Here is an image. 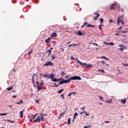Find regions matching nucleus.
Instances as JSON below:
<instances>
[{
	"mask_svg": "<svg viewBox=\"0 0 128 128\" xmlns=\"http://www.w3.org/2000/svg\"><path fill=\"white\" fill-rule=\"evenodd\" d=\"M52 36H53L54 38H56L58 36V34L56 32L52 33Z\"/></svg>",
	"mask_w": 128,
	"mask_h": 128,
	"instance_id": "nucleus-16",
	"label": "nucleus"
},
{
	"mask_svg": "<svg viewBox=\"0 0 128 128\" xmlns=\"http://www.w3.org/2000/svg\"><path fill=\"white\" fill-rule=\"evenodd\" d=\"M71 80H71L70 78H69L66 80H64V84H68V82H70Z\"/></svg>",
	"mask_w": 128,
	"mask_h": 128,
	"instance_id": "nucleus-8",
	"label": "nucleus"
},
{
	"mask_svg": "<svg viewBox=\"0 0 128 128\" xmlns=\"http://www.w3.org/2000/svg\"><path fill=\"white\" fill-rule=\"evenodd\" d=\"M52 60L56 58V56H54V54H53V55L52 56Z\"/></svg>",
	"mask_w": 128,
	"mask_h": 128,
	"instance_id": "nucleus-35",
	"label": "nucleus"
},
{
	"mask_svg": "<svg viewBox=\"0 0 128 128\" xmlns=\"http://www.w3.org/2000/svg\"><path fill=\"white\" fill-rule=\"evenodd\" d=\"M118 46L120 48H118L119 50L122 51L126 48V46H124V45L120 44L118 45Z\"/></svg>",
	"mask_w": 128,
	"mask_h": 128,
	"instance_id": "nucleus-5",
	"label": "nucleus"
},
{
	"mask_svg": "<svg viewBox=\"0 0 128 128\" xmlns=\"http://www.w3.org/2000/svg\"><path fill=\"white\" fill-rule=\"evenodd\" d=\"M84 128H89L88 127L86 126H84Z\"/></svg>",
	"mask_w": 128,
	"mask_h": 128,
	"instance_id": "nucleus-64",
	"label": "nucleus"
},
{
	"mask_svg": "<svg viewBox=\"0 0 128 128\" xmlns=\"http://www.w3.org/2000/svg\"><path fill=\"white\" fill-rule=\"evenodd\" d=\"M86 114V116H90V113H86V112H84V113Z\"/></svg>",
	"mask_w": 128,
	"mask_h": 128,
	"instance_id": "nucleus-23",
	"label": "nucleus"
},
{
	"mask_svg": "<svg viewBox=\"0 0 128 128\" xmlns=\"http://www.w3.org/2000/svg\"><path fill=\"white\" fill-rule=\"evenodd\" d=\"M48 114H44V116H47Z\"/></svg>",
	"mask_w": 128,
	"mask_h": 128,
	"instance_id": "nucleus-58",
	"label": "nucleus"
},
{
	"mask_svg": "<svg viewBox=\"0 0 128 128\" xmlns=\"http://www.w3.org/2000/svg\"><path fill=\"white\" fill-rule=\"evenodd\" d=\"M68 124H70V118H69L68 120Z\"/></svg>",
	"mask_w": 128,
	"mask_h": 128,
	"instance_id": "nucleus-26",
	"label": "nucleus"
},
{
	"mask_svg": "<svg viewBox=\"0 0 128 128\" xmlns=\"http://www.w3.org/2000/svg\"><path fill=\"white\" fill-rule=\"evenodd\" d=\"M24 110H23L22 111L20 112L19 113L20 118H24Z\"/></svg>",
	"mask_w": 128,
	"mask_h": 128,
	"instance_id": "nucleus-6",
	"label": "nucleus"
},
{
	"mask_svg": "<svg viewBox=\"0 0 128 128\" xmlns=\"http://www.w3.org/2000/svg\"><path fill=\"white\" fill-rule=\"evenodd\" d=\"M62 78H59V79H58V82H60V80H62Z\"/></svg>",
	"mask_w": 128,
	"mask_h": 128,
	"instance_id": "nucleus-56",
	"label": "nucleus"
},
{
	"mask_svg": "<svg viewBox=\"0 0 128 128\" xmlns=\"http://www.w3.org/2000/svg\"><path fill=\"white\" fill-rule=\"evenodd\" d=\"M70 60H76V59H74V56H70Z\"/></svg>",
	"mask_w": 128,
	"mask_h": 128,
	"instance_id": "nucleus-28",
	"label": "nucleus"
},
{
	"mask_svg": "<svg viewBox=\"0 0 128 128\" xmlns=\"http://www.w3.org/2000/svg\"><path fill=\"white\" fill-rule=\"evenodd\" d=\"M48 54L52 53V50H48L47 51V52H46V54H48Z\"/></svg>",
	"mask_w": 128,
	"mask_h": 128,
	"instance_id": "nucleus-29",
	"label": "nucleus"
},
{
	"mask_svg": "<svg viewBox=\"0 0 128 128\" xmlns=\"http://www.w3.org/2000/svg\"><path fill=\"white\" fill-rule=\"evenodd\" d=\"M99 28H100V30H102V25H100V26H99Z\"/></svg>",
	"mask_w": 128,
	"mask_h": 128,
	"instance_id": "nucleus-53",
	"label": "nucleus"
},
{
	"mask_svg": "<svg viewBox=\"0 0 128 128\" xmlns=\"http://www.w3.org/2000/svg\"><path fill=\"white\" fill-rule=\"evenodd\" d=\"M121 32H122V34H126V31H124V30H122L121 31Z\"/></svg>",
	"mask_w": 128,
	"mask_h": 128,
	"instance_id": "nucleus-34",
	"label": "nucleus"
},
{
	"mask_svg": "<svg viewBox=\"0 0 128 128\" xmlns=\"http://www.w3.org/2000/svg\"><path fill=\"white\" fill-rule=\"evenodd\" d=\"M122 66H128V64H124L123 63Z\"/></svg>",
	"mask_w": 128,
	"mask_h": 128,
	"instance_id": "nucleus-43",
	"label": "nucleus"
},
{
	"mask_svg": "<svg viewBox=\"0 0 128 128\" xmlns=\"http://www.w3.org/2000/svg\"><path fill=\"white\" fill-rule=\"evenodd\" d=\"M109 44H110V46H114V44L113 42H110V43H109Z\"/></svg>",
	"mask_w": 128,
	"mask_h": 128,
	"instance_id": "nucleus-32",
	"label": "nucleus"
},
{
	"mask_svg": "<svg viewBox=\"0 0 128 128\" xmlns=\"http://www.w3.org/2000/svg\"><path fill=\"white\" fill-rule=\"evenodd\" d=\"M124 44H128V41H124Z\"/></svg>",
	"mask_w": 128,
	"mask_h": 128,
	"instance_id": "nucleus-55",
	"label": "nucleus"
},
{
	"mask_svg": "<svg viewBox=\"0 0 128 128\" xmlns=\"http://www.w3.org/2000/svg\"><path fill=\"white\" fill-rule=\"evenodd\" d=\"M58 86H60V85H55L54 86H52L53 87L54 86H55L56 88H58Z\"/></svg>",
	"mask_w": 128,
	"mask_h": 128,
	"instance_id": "nucleus-57",
	"label": "nucleus"
},
{
	"mask_svg": "<svg viewBox=\"0 0 128 128\" xmlns=\"http://www.w3.org/2000/svg\"><path fill=\"white\" fill-rule=\"evenodd\" d=\"M45 42L46 44H49V42H50V38H48V39L46 40Z\"/></svg>",
	"mask_w": 128,
	"mask_h": 128,
	"instance_id": "nucleus-13",
	"label": "nucleus"
},
{
	"mask_svg": "<svg viewBox=\"0 0 128 128\" xmlns=\"http://www.w3.org/2000/svg\"><path fill=\"white\" fill-rule=\"evenodd\" d=\"M6 122H12V123L14 122V121H12L11 120H7Z\"/></svg>",
	"mask_w": 128,
	"mask_h": 128,
	"instance_id": "nucleus-25",
	"label": "nucleus"
},
{
	"mask_svg": "<svg viewBox=\"0 0 128 128\" xmlns=\"http://www.w3.org/2000/svg\"><path fill=\"white\" fill-rule=\"evenodd\" d=\"M100 58H104V60H110V59L105 56H102Z\"/></svg>",
	"mask_w": 128,
	"mask_h": 128,
	"instance_id": "nucleus-17",
	"label": "nucleus"
},
{
	"mask_svg": "<svg viewBox=\"0 0 128 128\" xmlns=\"http://www.w3.org/2000/svg\"><path fill=\"white\" fill-rule=\"evenodd\" d=\"M78 64H80V66H82V68H92V64H86V63H82L80 62L78 60H77Z\"/></svg>",
	"mask_w": 128,
	"mask_h": 128,
	"instance_id": "nucleus-1",
	"label": "nucleus"
},
{
	"mask_svg": "<svg viewBox=\"0 0 128 128\" xmlns=\"http://www.w3.org/2000/svg\"><path fill=\"white\" fill-rule=\"evenodd\" d=\"M22 100H20V102H17V104H24V102H22Z\"/></svg>",
	"mask_w": 128,
	"mask_h": 128,
	"instance_id": "nucleus-24",
	"label": "nucleus"
},
{
	"mask_svg": "<svg viewBox=\"0 0 128 128\" xmlns=\"http://www.w3.org/2000/svg\"><path fill=\"white\" fill-rule=\"evenodd\" d=\"M78 46V44H74L73 46Z\"/></svg>",
	"mask_w": 128,
	"mask_h": 128,
	"instance_id": "nucleus-61",
	"label": "nucleus"
},
{
	"mask_svg": "<svg viewBox=\"0 0 128 128\" xmlns=\"http://www.w3.org/2000/svg\"><path fill=\"white\" fill-rule=\"evenodd\" d=\"M12 98H16V96H12Z\"/></svg>",
	"mask_w": 128,
	"mask_h": 128,
	"instance_id": "nucleus-62",
	"label": "nucleus"
},
{
	"mask_svg": "<svg viewBox=\"0 0 128 128\" xmlns=\"http://www.w3.org/2000/svg\"><path fill=\"white\" fill-rule=\"evenodd\" d=\"M104 44H110V43L108 42H104Z\"/></svg>",
	"mask_w": 128,
	"mask_h": 128,
	"instance_id": "nucleus-46",
	"label": "nucleus"
},
{
	"mask_svg": "<svg viewBox=\"0 0 128 128\" xmlns=\"http://www.w3.org/2000/svg\"><path fill=\"white\" fill-rule=\"evenodd\" d=\"M32 52V51H30L28 52V54H30V53Z\"/></svg>",
	"mask_w": 128,
	"mask_h": 128,
	"instance_id": "nucleus-59",
	"label": "nucleus"
},
{
	"mask_svg": "<svg viewBox=\"0 0 128 128\" xmlns=\"http://www.w3.org/2000/svg\"><path fill=\"white\" fill-rule=\"evenodd\" d=\"M102 64H106V62H104V60H102Z\"/></svg>",
	"mask_w": 128,
	"mask_h": 128,
	"instance_id": "nucleus-51",
	"label": "nucleus"
},
{
	"mask_svg": "<svg viewBox=\"0 0 128 128\" xmlns=\"http://www.w3.org/2000/svg\"><path fill=\"white\" fill-rule=\"evenodd\" d=\"M110 10H114V6H110Z\"/></svg>",
	"mask_w": 128,
	"mask_h": 128,
	"instance_id": "nucleus-38",
	"label": "nucleus"
},
{
	"mask_svg": "<svg viewBox=\"0 0 128 128\" xmlns=\"http://www.w3.org/2000/svg\"><path fill=\"white\" fill-rule=\"evenodd\" d=\"M52 82H58V79L56 78H52Z\"/></svg>",
	"mask_w": 128,
	"mask_h": 128,
	"instance_id": "nucleus-20",
	"label": "nucleus"
},
{
	"mask_svg": "<svg viewBox=\"0 0 128 128\" xmlns=\"http://www.w3.org/2000/svg\"><path fill=\"white\" fill-rule=\"evenodd\" d=\"M64 84V79H62V80H61V81H60V82H59L58 86H60V84Z\"/></svg>",
	"mask_w": 128,
	"mask_h": 128,
	"instance_id": "nucleus-18",
	"label": "nucleus"
},
{
	"mask_svg": "<svg viewBox=\"0 0 128 128\" xmlns=\"http://www.w3.org/2000/svg\"><path fill=\"white\" fill-rule=\"evenodd\" d=\"M8 114V113H4V114H0V116H6Z\"/></svg>",
	"mask_w": 128,
	"mask_h": 128,
	"instance_id": "nucleus-27",
	"label": "nucleus"
},
{
	"mask_svg": "<svg viewBox=\"0 0 128 128\" xmlns=\"http://www.w3.org/2000/svg\"><path fill=\"white\" fill-rule=\"evenodd\" d=\"M109 22L112 23V22H114V20H109Z\"/></svg>",
	"mask_w": 128,
	"mask_h": 128,
	"instance_id": "nucleus-49",
	"label": "nucleus"
},
{
	"mask_svg": "<svg viewBox=\"0 0 128 128\" xmlns=\"http://www.w3.org/2000/svg\"><path fill=\"white\" fill-rule=\"evenodd\" d=\"M78 116V113L76 112H75L74 114V116Z\"/></svg>",
	"mask_w": 128,
	"mask_h": 128,
	"instance_id": "nucleus-36",
	"label": "nucleus"
},
{
	"mask_svg": "<svg viewBox=\"0 0 128 128\" xmlns=\"http://www.w3.org/2000/svg\"><path fill=\"white\" fill-rule=\"evenodd\" d=\"M84 108H86V107H84V106L81 108V109L82 110H84Z\"/></svg>",
	"mask_w": 128,
	"mask_h": 128,
	"instance_id": "nucleus-42",
	"label": "nucleus"
},
{
	"mask_svg": "<svg viewBox=\"0 0 128 128\" xmlns=\"http://www.w3.org/2000/svg\"><path fill=\"white\" fill-rule=\"evenodd\" d=\"M122 20H124V16H120V18H118L117 24H120V23L122 22Z\"/></svg>",
	"mask_w": 128,
	"mask_h": 128,
	"instance_id": "nucleus-3",
	"label": "nucleus"
},
{
	"mask_svg": "<svg viewBox=\"0 0 128 128\" xmlns=\"http://www.w3.org/2000/svg\"><path fill=\"white\" fill-rule=\"evenodd\" d=\"M76 34H78L79 36H84V34H82V32H80V31H78L77 33H76Z\"/></svg>",
	"mask_w": 128,
	"mask_h": 128,
	"instance_id": "nucleus-14",
	"label": "nucleus"
},
{
	"mask_svg": "<svg viewBox=\"0 0 128 128\" xmlns=\"http://www.w3.org/2000/svg\"><path fill=\"white\" fill-rule=\"evenodd\" d=\"M72 96V93H70V94L68 95V96Z\"/></svg>",
	"mask_w": 128,
	"mask_h": 128,
	"instance_id": "nucleus-60",
	"label": "nucleus"
},
{
	"mask_svg": "<svg viewBox=\"0 0 128 128\" xmlns=\"http://www.w3.org/2000/svg\"><path fill=\"white\" fill-rule=\"evenodd\" d=\"M100 20L101 22V24L104 22V19L103 18L100 19Z\"/></svg>",
	"mask_w": 128,
	"mask_h": 128,
	"instance_id": "nucleus-52",
	"label": "nucleus"
},
{
	"mask_svg": "<svg viewBox=\"0 0 128 128\" xmlns=\"http://www.w3.org/2000/svg\"><path fill=\"white\" fill-rule=\"evenodd\" d=\"M106 102L107 104H108V102L109 104H110V102H112V100H110V101H108V100L106 101Z\"/></svg>",
	"mask_w": 128,
	"mask_h": 128,
	"instance_id": "nucleus-45",
	"label": "nucleus"
},
{
	"mask_svg": "<svg viewBox=\"0 0 128 128\" xmlns=\"http://www.w3.org/2000/svg\"><path fill=\"white\" fill-rule=\"evenodd\" d=\"M70 78L71 80H82V78H80V76H77L71 77Z\"/></svg>",
	"mask_w": 128,
	"mask_h": 128,
	"instance_id": "nucleus-2",
	"label": "nucleus"
},
{
	"mask_svg": "<svg viewBox=\"0 0 128 128\" xmlns=\"http://www.w3.org/2000/svg\"><path fill=\"white\" fill-rule=\"evenodd\" d=\"M64 74H66V73H64V71H62V76H64Z\"/></svg>",
	"mask_w": 128,
	"mask_h": 128,
	"instance_id": "nucleus-33",
	"label": "nucleus"
},
{
	"mask_svg": "<svg viewBox=\"0 0 128 128\" xmlns=\"http://www.w3.org/2000/svg\"><path fill=\"white\" fill-rule=\"evenodd\" d=\"M40 122V116H38V118L34 120V122Z\"/></svg>",
	"mask_w": 128,
	"mask_h": 128,
	"instance_id": "nucleus-11",
	"label": "nucleus"
},
{
	"mask_svg": "<svg viewBox=\"0 0 128 128\" xmlns=\"http://www.w3.org/2000/svg\"><path fill=\"white\" fill-rule=\"evenodd\" d=\"M38 116V114H36V115H34L33 116H32V118L30 119V122H32V120H34L36 118V117Z\"/></svg>",
	"mask_w": 128,
	"mask_h": 128,
	"instance_id": "nucleus-9",
	"label": "nucleus"
},
{
	"mask_svg": "<svg viewBox=\"0 0 128 128\" xmlns=\"http://www.w3.org/2000/svg\"><path fill=\"white\" fill-rule=\"evenodd\" d=\"M41 120L42 122H44V117H42V116L41 117Z\"/></svg>",
	"mask_w": 128,
	"mask_h": 128,
	"instance_id": "nucleus-40",
	"label": "nucleus"
},
{
	"mask_svg": "<svg viewBox=\"0 0 128 128\" xmlns=\"http://www.w3.org/2000/svg\"><path fill=\"white\" fill-rule=\"evenodd\" d=\"M92 28V24H88V25H87V28Z\"/></svg>",
	"mask_w": 128,
	"mask_h": 128,
	"instance_id": "nucleus-37",
	"label": "nucleus"
},
{
	"mask_svg": "<svg viewBox=\"0 0 128 128\" xmlns=\"http://www.w3.org/2000/svg\"><path fill=\"white\" fill-rule=\"evenodd\" d=\"M64 89H62L61 90H60L59 91H58V94H60L62 92V91L64 90Z\"/></svg>",
	"mask_w": 128,
	"mask_h": 128,
	"instance_id": "nucleus-22",
	"label": "nucleus"
},
{
	"mask_svg": "<svg viewBox=\"0 0 128 128\" xmlns=\"http://www.w3.org/2000/svg\"><path fill=\"white\" fill-rule=\"evenodd\" d=\"M99 98L100 100H104V98L102 97V96H99Z\"/></svg>",
	"mask_w": 128,
	"mask_h": 128,
	"instance_id": "nucleus-30",
	"label": "nucleus"
},
{
	"mask_svg": "<svg viewBox=\"0 0 128 128\" xmlns=\"http://www.w3.org/2000/svg\"><path fill=\"white\" fill-rule=\"evenodd\" d=\"M40 116L41 118L44 117V113H40Z\"/></svg>",
	"mask_w": 128,
	"mask_h": 128,
	"instance_id": "nucleus-31",
	"label": "nucleus"
},
{
	"mask_svg": "<svg viewBox=\"0 0 128 128\" xmlns=\"http://www.w3.org/2000/svg\"><path fill=\"white\" fill-rule=\"evenodd\" d=\"M94 14H96V16H97L94 17L93 18V20H98V18L100 16V14H98V13H95Z\"/></svg>",
	"mask_w": 128,
	"mask_h": 128,
	"instance_id": "nucleus-10",
	"label": "nucleus"
},
{
	"mask_svg": "<svg viewBox=\"0 0 128 128\" xmlns=\"http://www.w3.org/2000/svg\"><path fill=\"white\" fill-rule=\"evenodd\" d=\"M7 90H14V86L8 88H6Z\"/></svg>",
	"mask_w": 128,
	"mask_h": 128,
	"instance_id": "nucleus-21",
	"label": "nucleus"
},
{
	"mask_svg": "<svg viewBox=\"0 0 128 128\" xmlns=\"http://www.w3.org/2000/svg\"><path fill=\"white\" fill-rule=\"evenodd\" d=\"M50 54H52V53H49L48 54V56H50Z\"/></svg>",
	"mask_w": 128,
	"mask_h": 128,
	"instance_id": "nucleus-63",
	"label": "nucleus"
},
{
	"mask_svg": "<svg viewBox=\"0 0 128 128\" xmlns=\"http://www.w3.org/2000/svg\"><path fill=\"white\" fill-rule=\"evenodd\" d=\"M84 112H84V111L81 112L80 113V114H84Z\"/></svg>",
	"mask_w": 128,
	"mask_h": 128,
	"instance_id": "nucleus-54",
	"label": "nucleus"
},
{
	"mask_svg": "<svg viewBox=\"0 0 128 128\" xmlns=\"http://www.w3.org/2000/svg\"><path fill=\"white\" fill-rule=\"evenodd\" d=\"M121 102L123 104H124L126 102V100L122 99Z\"/></svg>",
	"mask_w": 128,
	"mask_h": 128,
	"instance_id": "nucleus-19",
	"label": "nucleus"
},
{
	"mask_svg": "<svg viewBox=\"0 0 128 128\" xmlns=\"http://www.w3.org/2000/svg\"><path fill=\"white\" fill-rule=\"evenodd\" d=\"M54 66V64L52 62L50 61H48L46 62L44 66Z\"/></svg>",
	"mask_w": 128,
	"mask_h": 128,
	"instance_id": "nucleus-4",
	"label": "nucleus"
},
{
	"mask_svg": "<svg viewBox=\"0 0 128 128\" xmlns=\"http://www.w3.org/2000/svg\"><path fill=\"white\" fill-rule=\"evenodd\" d=\"M37 86V92L38 93V92H40L41 90H42V86H40V85H36Z\"/></svg>",
	"mask_w": 128,
	"mask_h": 128,
	"instance_id": "nucleus-12",
	"label": "nucleus"
},
{
	"mask_svg": "<svg viewBox=\"0 0 128 128\" xmlns=\"http://www.w3.org/2000/svg\"><path fill=\"white\" fill-rule=\"evenodd\" d=\"M98 72H104V70H98Z\"/></svg>",
	"mask_w": 128,
	"mask_h": 128,
	"instance_id": "nucleus-44",
	"label": "nucleus"
},
{
	"mask_svg": "<svg viewBox=\"0 0 128 128\" xmlns=\"http://www.w3.org/2000/svg\"><path fill=\"white\" fill-rule=\"evenodd\" d=\"M36 102L37 104H38V102H40V100H36Z\"/></svg>",
	"mask_w": 128,
	"mask_h": 128,
	"instance_id": "nucleus-50",
	"label": "nucleus"
},
{
	"mask_svg": "<svg viewBox=\"0 0 128 128\" xmlns=\"http://www.w3.org/2000/svg\"><path fill=\"white\" fill-rule=\"evenodd\" d=\"M93 44H94V46H98V44H96V43H94Z\"/></svg>",
	"mask_w": 128,
	"mask_h": 128,
	"instance_id": "nucleus-47",
	"label": "nucleus"
},
{
	"mask_svg": "<svg viewBox=\"0 0 128 128\" xmlns=\"http://www.w3.org/2000/svg\"><path fill=\"white\" fill-rule=\"evenodd\" d=\"M44 78H48V76L49 75H44Z\"/></svg>",
	"mask_w": 128,
	"mask_h": 128,
	"instance_id": "nucleus-48",
	"label": "nucleus"
},
{
	"mask_svg": "<svg viewBox=\"0 0 128 128\" xmlns=\"http://www.w3.org/2000/svg\"><path fill=\"white\" fill-rule=\"evenodd\" d=\"M64 112H66V110L64 112H63L62 113L60 114V116L59 117L60 119L61 118H62L63 116H64Z\"/></svg>",
	"mask_w": 128,
	"mask_h": 128,
	"instance_id": "nucleus-15",
	"label": "nucleus"
},
{
	"mask_svg": "<svg viewBox=\"0 0 128 128\" xmlns=\"http://www.w3.org/2000/svg\"><path fill=\"white\" fill-rule=\"evenodd\" d=\"M42 84H44V82H42V80L41 82H40V86H42Z\"/></svg>",
	"mask_w": 128,
	"mask_h": 128,
	"instance_id": "nucleus-39",
	"label": "nucleus"
},
{
	"mask_svg": "<svg viewBox=\"0 0 128 128\" xmlns=\"http://www.w3.org/2000/svg\"><path fill=\"white\" fill-rule=\"evenodd\" d=\"M61 96H62V98L63 99H64V94H61Z\"/></svg>",
	"mask_w": 128,
	"mask_h": 128,
	"instance_id": "nucleus-41",
	"label": "nucleus"
},
{
	"mask_svg": "<svg viewBox=\"0 0 128 128\" xmlns=\"http://www.w3.org/2000/svg\"><path fill=\"white\" fill-rule=\"evenodd\" d=\"M54 78V73L51 74L50 75H48V78H51L52 80Z\"/></svg>",
	"mask_w": 128,
	"mask_h": 128,
	"instance_id": "nucleus-7",
	"label": "nucleus"
}]
</instances>
